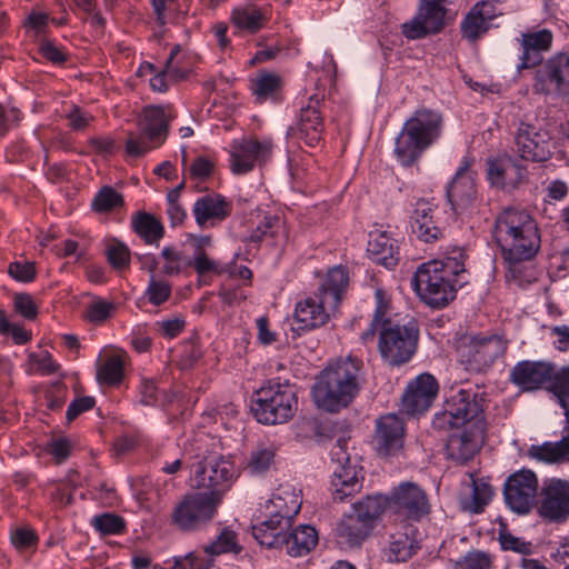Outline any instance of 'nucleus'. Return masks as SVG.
Returning <instances> with one entry per match:
<instances>
[{
	"label": "nucleus",
	"mask_w": 569,
	"mask_h": 569,
	"mask_svg": "<svg viewBox=\"0 0 569 569\" xmlns=\"http://www.w3.org/2000/svg\"><path fill=\"white\" fill-rule=\"evenodd\" d=\"M362 383V361L349 356L336 360L319 373L312 387V398L318 408L337 412L355 400Z\"/></svg>",
	"instance_id": "1"
},
{
	"label": "nucleus",
	"mask_w": 569,
	"mask_h": 569,
	"mask_svg": "<svg viewBox=\"0 0 569 569\" xmlns=\"http://www.w3.org/2000/svg\"><path fill=\"white\" fill-rule=\"evenodd\" d=\"M493 238L510 267L531 260L540 249L537 221L523 209L507 208L496 218Z\"/></svg>",
	"instance_id": "2"
},
{
	"label": "nucleus",
	"mask_w": 569,
	"mask_h": 569,
	"mask_svg": "<svg viewBox=\"0 0 569 569\" xmlns=\"http://www.w3.org/2000/svg\"><path fill=\"white\" fill-rule=\"evenodd\" d=\"M442 117L430 109L417 110L396 139L395 153L403 166H411L440 137Z\"/></svg>",
	"instance_id": "3"
},
{
	"label": "nucleus",
	"mask_w": 569,
	"mask_h": 569,
	"mask_svg": "<svg viewBox=\"0 0 569 569\" xmlns=\"http://www.w3.org/2000/svg\"><path fill=\"white\" fill-rule=\"evenodd\" d=\"M298 409L296 389L288 382L269 381L257 392L251 411L257 420L264 425L284 423Z\"/></svg>",
	"instance_id": "4"
},
{
	"label": "nucleus",
	"mask_w": 569,
	"mask_h": 569,
	"mask_svg": "<svg viewBox=\"0 0 569 569\" xmlns=\"http://www.w3.org/2000/svg\"><path fill=\"white\" fill-rule=\"evenodd\" d=\"M466 282L443 272L437 260L422 263L411 280L420 299L432 308L446 307L455 299L457 287H462Z\"/></svg>",
	"instance_id": "5"
},
{
	"label": "nucleus",
	"mask_w": 569,
	"mask_h": 569,
	"mask_svg": "<svg viewBox=\"0 0 569 569\" xmlns=\"http://www.w3.org/2000/svg\"><path fill=\"white\" fill-rule=\"evenodd\" d=\"M483 411L482 398L470 389L451 390L443 409L432 420L435 429L450 431L463 427L473 428Z\"/></svg>",
	"instance_id": "6"
},
{
	"label": "nucleus",
	"mask_w": 569,
	"mask_h": 569,
	"mask_svg": "<svg viewBox=\"0 0 569 569\" xmlns=\"http://www.w3.org/2000/svg\"><path fill=\"white\" fill-rule=\"evenodd\" d=\"M237 479L234 465L221 455L210 453L192 467L191 486L208 490L206 493L221 502Z\"/></svg>",
	"instance_id": "7"
},
{
	"label": "nucleus",
	"mask_w": 569,
	"mask_h": 569,
	"mask_svg": "<svg viewBox=\"0 0 569 569\" xmlns=\"http://www.w3.org/2000/svg\"><path fill=\"white\" fill-rule=\"evenodd\" d=\"M507 342L499 336L463 335L457 342L458 359L466 370L482 372L503 356Z\"/></svg>",
	"instance_id": "8"
},
{
	"label": "nucleus",
	"mask_w": 569,
	"mask_h": 569,
	"mask_svg": "<svg viewBox=\"0 0 569 569\" xmlns=\"http://www.w3.org/2000/svg\"><path fill=\"white\" fill-rule=\"evenodd\" d=\"M417 341L418 329L415 322L400 325L387 320L380 331L379 350L388 363L399 366L409 361L413 356Z\"/></svg>",
	"instance_id": "9"
},
{
	"label": "nucleus",
	"mask_w": 569,
	"mask_h": 569,
	"mask_svg": "<svg viewBox=\"0 0 569 569\" xmlns=\"http://www.w3.org/2000/svg\"><path fill=\"white\" fill-rule=\"evenodd\" d=\"M219 505L206 492L184 495L172 510L171 523L184 532L199 530L213 519Z\"/></svg>",
	"instance_id": "10"
},
{
	"label": "nucleus",
	"mask_w": 569,
	"mask_h": 569,
	"mask_svg": "<svg viewBox=\"0 0 569 569\" xmlns=\"http://www.w3.org/2000/svg\"><path fill=\"white\" fill-rule=\"evenodd\" d=\"M331 488L335 500L343 501L362 488V467L346 451V441L339 439L332 449Z\"/></svg>",
	"instance_id": "11"
},
{
	"label": "nucleus",
	"mask_w": 569,
	"mask_h": 569,
	"mask_svg": "<svg viewBox=\"0 0 569 569\" xmlns=\"http://www.w3.org/2000/svg\"><path fill=\"white\" fill-rule=\"evenodd\" d=\"M538 478L531 470L522 469L510 475L503 486L505 502L518 515H527L537 505Z\"/></svg>",
	"instance_id": "12"
},
{
	"label": "nucleus",
	"mask_w": 569,
	"mask_h": 569,
	"mask_svg": "<svg viewBox=\"0 0 569 569\" xmlns=\"http://www.w3.org/2000/svg\"><path fill=\"white\" fill-rule=\"evenodd\" d=\"M538 513L551 523H563L569 519V480L551 478L543 482Z\"/></svg>",
	"instance_id": "13"
},
{
	"label": "nucleus",
	"mask_w": 569,
	"mask_h": 569,
	"mask_svg": "<svg viewBox=\"0 0 569 569\" xmlns=\"http://www.w3.org/2000/svg\"><path fill=\"white\" fill-rule=\"evenodd\" d=\"M515 146L521 159L535 162L549 160L555 148L547 130L527 122L519 124L515 134Z\"/></svg>",
	"instance_id": "14"
},
{
	"label": "nucleus",
	"mask_w": 569,
	"mask_h": 569,
	"mask_svg": "<svg viewBox=\"0 0 569 569\" xmlns=\"http://www.w3.org/2000/svg\"><path fill=\"white\" fill-rule=\"evenodd\" d=\"M323 98L320 93L309 97L307 106L300 110L296 126L288 128V137L297 138L309 147H317L321 142L325 124L320 108Z\"/></svg>",
	"instance_id": "15"
},
{
	"label": "nucleus",
	"mask_w": 569,
	"mask_h": 569,
	"mask_svg": "<svg viewBox=\"0 0 569 569\" xmlns=\"http://www.w3.org/2000/svg\"><path fill=\"white\" fill-rule=\"evenodd\" d=\"M389 507L406 520L419 521L430 512L426 492L415 483H401L393 490Z\"/></svg>",
	"instance_id": "16"
},
{
	"label": "nucleus",
	"mask_w": 569,
	"mask_h": 569,
	"mask_svg": "<svg viewBox=\"0 0 569 569\" xmlns=\"http://www.w3.org/2000/svg\"><path fill=\"white\" fill-rule=\"evenodd\" d=\"M533 90L569 96V54H556L541 64L536 71Z\"/></svg>",
	"instance_id": "17"
},
{
	"label": "nucleus",
	"mask_w": 569,
	"mask_h": 569,
	"mask_svg": "<svg viewBox=\"0 0 569 569\" xmlns=\"http://www.w3.org/2000/svg\"><path fill=\"white\" fill-rule=\"evenodd\" d=\"M272 151L270 140H236L230 151V168L236 174L251 171L256 163L264 162Z\"/></svg>",
	"instance_id": "18"
},
{
	"label": "nucleus",
	"mask_w": 569,
	"mask_h": 569,
	"mask_svg": "<svg viewBox=\"0 0 569 569\" xmlns=\"http://www.w3.org/2000/svg\"><path fill=\"white\" fill-rule=\"evenodd\" d=\"M438 204L433 199H418L413 204L410 216L411 232L426 243L435 242L442 238L443 232L437 224L436 212Z\"/></svg>",
	"instance_id": "19"
},
{
	"label": "nucleus",
	"mask_w": 569,
	"mask_h": 569,
	"mask_svg": "<svg viewBox=\"0 0 569 569\" xmlns=\"http://www.w3.org/2000/svg\"><path fill=\"white\" fill-rule=\"evenodd\" d=\"M470 167L471 160L465 157L447 189L448 200L455 210L468 209L477 198L476 172Z\"/></svg>",
	"instance_id": "20"
},
{
	"label": "nucleus",
	"mask_w": 569,
	"mask_h": 569,
	"mask_svg": "<svg viewBox=\"0 0 569 569\" xmlns=\"http://www.w3.org/2000/svg\"><path fill=\"white\" fill-rule=\"evenodd\" d=\"M438 392V383L429 373L418 376L410 382L402 396V410L408 415L425 412Z\"/></svg>",
	"instance_id": "21"
},
{
	"label": "nucleus",
	"mask_w": 569,
	"mask_h": 569,
	"mask_svg": "<svg viewBox=\"0 0 569 569\" xmlns=\"http://www.w3.org/2000/svg\"><path fill=\"white\" fill-rule=\"evenodd\" d=\"M403 421L395 413L382 416L377 421L375 441L380 456L397 455L403 446Z\"/></svg>",
	"instance_id": "22"
},
{
	"label": "nucleus",
	"mask_w": 569,
	"mask_h": 569,
	"mask_svg": "<svg viewBox=\"0 0 569 569\" xmlns=\"http://www.w3.org/2000/svg\"><path fill=\"white\" fill-rule=\"evenodd\" d=\"M487 176L497 188H516L523 179L525 168L511 156L501 154L487 160Z\"/></svg>",
	"instance_id": "23"
},
{
	"label": "nucleus",
	"mask_w": 569,
	"mask_h": 569,
	"mask_svg": "<svg viewBox=\"0 0 569 569\" xmlns=\"http://www.w3.org/2000/svg\"><path fill=\"white\" fill-rule=\"evenodd\" d=\"M552 375V363L549 361L523 360L511 370V381L523 391H531L548 383Z\"/></svg>",
	"instance_id": "24"
},
{
	"label": "nucleus",
	"mask_w": 569,
	"mask_h": 569,
	"mask_svg": "<svg viewBox=\"0 0 569 569\" xmlns=\"http://www.w3.org/2000/svg\"><path fill=\"white\" fill-rule=\"evenodd\" d=\"M260 523L252 527V535L260 545L268 548H282L286 541V530L291 527L293 518H284L281 512L264 511Z\"/></svg>",
	"instance_id": "25"
},
{
	"label": "nucleus",
	"mask_w": 569,
	"mask_h": 569,
	"mask_svg": "<svg viewBox=\"0 0 569 569\" xmlns=\"http://www.w3.org/2000/svg\"><path fill=\"white\" fill-rule=\"evenodd\" d=\"M192 212L199 227H214L230 216L231 204L220 194H206L194 202Z\"/></svg>",
	"instance_id": "26"
},
{
	"label": "nucleus",
	"mask_w": 569,
	"mask_h": 569,
	"mask_svg": "<svg viewBox=\"0 0 569 569\" xmlns=\"http://www.w3.org/2000/svg\"><path fill=\"white\" fill-rule=\"evenodd\" d=\"M338 308L330 307L319 293L315 298L309 297L296 305L295 318L299 323L298 329H313L326 325L330 312Z\"/></svg>",
	"instance_id": "27"
},
{
	"label": "nucleus",
	"mask_w": 569,
	"mask_h": 569,
	"mask_svg": "<svg viewBox=\"0 0 569 569\" xmlns=\"http://www.w3.org/2000/svg\"><path fill=\"white\" fill-rule=\"evenodd\" d=\"M552 40V32L548 29L522 33L520 41L522 54L517 70L521 71L539 64L542 61V53L550 50Z\"/></svg>",
	"instance_id": "28"
},
{
	"label": "nucleus",
	"mask_w": 569,
	"mask_h": 569,
	"mask_svg": "<svg viewBox=\"0 0 569 569\" xmlns=\"http://www.w3.org/2000/svg\"><path fill=\"white\" fill-rule=\"evenodd\" d=\"M367 252L375 262L387 269L396 267L399 260L397 241L387 231L379 229L369 232Z\"/></svg>",
	"instance_id": "29"
},
{
	"label": "nucleus",
	"mask_w": 569,
	"mask_h": 569,
	"mask_svg": "<svg viewBox=\"0 0 569 569\" xmlns=\"http://www.w3.org/2000/svg\"><path fill=\"white\" fill-rule=\"evenodd\" d=\"M172 118H174V114L170 107H147L142 113L141 129H143L150 142L161 146L167 138L169 122Z\"/></svg>",
	"instance_id": "30"
},
{
	"label": "nucleus",
	"mask_w": 569,
	"mask_h": 569,
	"mask_svg": "<svg viewBox=\"0 0 569 569\" xmlns=\"http://www.w3.org/2000/svg\"><path fill=\"white\" fill-rule=\"evenodd\" d=\"M480 430L463 429L449 436L447 442V451L452 460L458 462H467L475 457L479 450Z\"/></svg>",
	"instance_id": "31"
},
{
	"label": "nucleus",
	"mask_w": 569,
	"mask_h": 569,
	"mask_svg": "<svg viewBox=\"0 0 569 569\" xmlns=\"http://www.w3.org/2000/svg\"><path fill=\"white\" fill-rule=\"evenodd\" d=\"M300 508V490L290 483L280 485L264 505V510L281 512L284 518H293Z\"/></svg>",
	"instance_id": "32"
},
{
	"label": "nucleus",
	"mask_w": 569,
	"mask_h": 569,
	"mask_svg": "<svg viewBox=\"0 0 569 569\" xmlns=\"http://www.w3.org/2000/svg\"><path fill=\"white\" fill-rule=\"evenodd\" d=\"M490 8L491 6L487 2L476 3L471 8L460 24L463 38L470 42H475L488 31L489 21L492 18L489 11Z\"/></svg>",
	"instance_id": "33"
},
{
	"label": "nucleus",
	"mask_w": 569,
	"mask_h": 569,
	"mask_svg": "<svg viewBox=\"0 0 569 569\" xmlns=\"http://www.w3.org/2000/svg\"><path fill=\"white\" fill-rule=\"evenodd\" d=\"M469 492L460 497L461 508L471 513H480L493 496L492 487L485 480L469 475Z\"/></svg>",
	"instance_id": "34"
},
{
	"label": "nucleus",
	"mask_w": 569,
	"mask_h": 569,
	"mask_svg": "<svg viewBox=\"0 0 569 569\" xmlns=\"http://www.w3.org/2000/svg\"><path fill=\"white\" fill-rule=\"evenodd\" d=\"M372 528L355 517L347 513L337 526L336 532L340 545L345 547H359L370 535Z\"/></svg>",
	"instance_id": "35"
},
{
	"label": "nucleus",
	"mask_w": 569,
	"mask_h": 569,
	"mask_svg": "<svg viewBox=\"0 0 569 569\" xmlns=\"http://www.w3.org/2000/svg\"><path fill=\"white\" fill-rule=\"evenodd\" d=\"M318 543V532L312 526L300 525L286 532L283 546L291 557H302L308 555Z\"/></svg>",
	"instance_id": "36"
},
{
	"label": "nucleus",
	"mask_w": 569,
	"mask_h": 569,
	"mask_svg": "<svg viewBox=\"0 0 569 569\" xmlns=\"http://www.w3.org/2000/svg\"><path fill=\"white\" fill-rule=\"evenodd\" d=\"M348 273L342 267L330 269L321 282L318 293L330 307H339L341 296L348 286Z\"/></svg>",
	"instance_id": "37"
},
{
	"label": "nucleus",
	"mask_w": 569,
	"mask_h": 569,
	"mask_svg": "<svg viewBox=\"0 0 569 569\" xmlns=\"http://www.w3.org/2000/svg\"><path fill=\"white\" fill-rule=\"evenodd\" d=\"M269 20V12L263 8L244 6L234 8L231 13L232 23L240 30L256 33L262 29Z\"/></svg>",
	"instance_id": "38"
},
{
	"label": "nucleus",
	"mask_w": 569,
	"mask_h": 569,
	"mask_svg": "<svg viewBox=\"0 0 569 569\" xmlns=\"http://www.w3.org/2000/svg\"><path fill=\"white\" fill-rule=\"evenodd\" d=\"M528 455L539 461L558 463L569 460V443L567 437L556 442L533 445L529 448Z\"/></svg>",
	"instance_id": "39"
},
{
	"label": "nucleus",
	"mask_w": 569,
	"mask_h": 569,
	"mask_svg": "<svg viewBox=\"0 0 569 569\" xmlns=\"http://www.w3.org/2000/svg\"><path fill=\"white\" fill-rule=\"evenodd\" d=\"M547 390L565 410V416L569 422V365L560 368H555L552 365V375H550Z\"/></svg>",
	"instance_id": "40"
},
{
	"label": "nucleus",
	"mask_w": 569,
	"mask_h": 569,
	"mask_svg": "<svg viewBox=\"0 0 569 569\" xmlns=\"http://www.w3.org/2000/svg\"><path fill=\"white\" fill-rule=\"evenodd\" d=\"M131 224L137 234L148 244H158L164 233L160 221L147 212H140L134 216Z\"/></svg>",
	"instance_id": "41"
},
{
	"label": "nucleus",
	"mask_w": 569,
	"mask_h": 569,
	"mask_svg": "<svg viewBox=\"0 0 569 569\" xmlns=\"http://www.w3.org/2000/svg\"><path fill=\"white\" fill-rule=\"evenodd\" d=\"M126 355L112 353L98 366L97 379L100 383L113 386L122 381Z\"/></svg>",
	"instance_id": "42"
},
{
	"label": "nucleus",
	"mask_w": 569,
	"mask_h": 569,
	"mask_svg": "<svg viewBox=\"0 0 569 569\" xmlns=\"http://www.w3.org/2000/svg\"><path fill=\"white\" fill-rule=\"evenodd\" d=\"M282 87V79L276 73L263 72L257 76L252 83L256 101L263 103L268 99H277Z\"/></svg>",
	"instance_id": "43"
},
{
	"label": "nucleus",
	"mask_w": 569,
	"mask_h": 569,
	"mask_svg": "<svg viewBox=\"0 0 569 569\" xmlns=\"http://www.w3.org/2000/svg\"><path fill=\"white\" fill-rule=\"evenodd\" d=\"M446 0H421L418 16L423 20L432 33L439 32L443 28Z\"/></svg>",
	"instance_id": "44"
},
{
	"label": "nucleus",
	"mask_w": 569,
	"mask_h": 569,
	"mask_svg": "<svg viewBox=\"0 0 569 569\" xmlns=\"http://www.w3.org/2000/svg\"><path fill=\"white\" fill-rule=\"evenodd\" d=\"M385 509V500L381 497L368 496L367 498L356 502L352 506V513L363 522L366 521L371 528H373L375 521L379 518Z\"/></svg>",
	"instance_id": "45"
},
{
	"label": "nucleus",
	"mask_w": 569,
	"mask_h": 569,
	"mask_svg": "<svg viewBox=\"0 0 569 569\" xmlns=\"http://www.w3.org/2000/svg\"><path fill=\"white\" fill-rule=\"evenodd\" d=\"M160 258L163 261L162 273L166 276L179 274L186 268L191 267V260L174 247H164Z\"/></svg>",
	"instance_id": "46"
},
{
	"label": "nucleus",
	"mask_w": 569,
	"mask_h": 569,
	"mask_svg": "<svg viewBox=\"0 0 569 569\" xmlns=\"http://www.w3.org/2000/svg\"><path fill=\"white\" fill-rule=\"evenodd\" d=\"M413 541L407 535L392 536L388 559L392 562L407 561L416 552Z\"/></svg>",
	"instance_id": "47"
},
{
	"label": "nucleus",
	"mask_w": 569,
	"mask_h": 569,
	"mask_svg": "<svg viewBox=\"0 0 569 569\" xmlns=\"http://www.w3.org/2000/svg\"><path fill=\"white\" fill-rule=\"evenodd\" d=\"M123 197L112 187L106 186L100 189L92 200L91 207L96 212H108L121 207Z\"/></svg>",
	"instance_id": "48"
},
{
	"label": "nucleus",
	"mask_w": 569,
	"mask_h": 569,
	"mask_svg": "<svg viewBox=\"0 0 569 569\" xmlns=\"http://www.w3.org/2000/svg\"><path fill=\"white\" fill-rule=\"evenodd\" d=\"M467 256L461 248H455L443 260H438L442 266L443 272L449 274L453 279H459L461 281H466L463 279L465 269V260Z\"/></svg>",
	"instance_id": "49"
},
{
	"label": "nucleus",
	"mask_w": 569,
	"mask_h": 569,
	"mask_svg": "<svg viewBox=\"0 0 569 569\" xmlns=\"http://www.w3.org/2000/svg\"><path fill=\"white\" fill-rule=\"evenodd\" d=\"M106 254L109 263L117 270H124L130 263V250L128 247L118 241L111 240L107 244Z\"/></svg>",
	"instance_id": "50"
},
{
	"label": "nucleus",
	"mask_w": 569,
	"mask_h": 569,
	"mask_svg": "<svg viewBox=\"0 0 569 569\" xmlns=\"http://www.w3.org/2000/svg\"><path fill=\"white\" fill-rule=\"evenodd\" d=\"M274 459V449L271 447L257 448L251 452L247 463V469L253 473L259 475L267 471Z\"/></svg>",
	"instance_id": "51"
},
{
	"label": "nucleus",
	"mask_w": 569,
	"mask_h": 569,
	"mask_svg": "<svg viewBox=\"0 0 569 569\" xmlns=\"http://www.w3.org/2000/svg\"><path fill=\"white\" fill-rule=\"evenodd\" d=\"M231 551H238V545L234 531L229 529H223L214 541L204 547V552L212 556Z\"/></svg>",
	"instance_id": "52"
},
{
	"label": "nucleus",
	"mask_w": 569,
	"mask_h": 569,
	"mask_svg": "<svg viewBox=\"0 0 569 569\" xmlns=\"http://www.w3.org/2000/svg\"><path fill=\"white\" fill-rule=\"evenodd\" d=\"M92 526L103 535H119L124 530V520L113 513H103L92 519Z\"/></svg>",
	"instance_id": "53"
},
{
	"label": "nucleus",
	"mask_w": 569,
	"mask_h": 569,
	"mask_svg": "<svg viewBox=\"0 0 569 569\" xmlns=\"http://www.w3.org/2000/svg\"><path fill=\"white\" fill-rule=\"evenodd\" d=\"M29 360L31 363V368L28 370L29 373L38 372L43 376H49L59 370V365L48 351L30 353Z\"/></svg>",
	"instance_id": "54"
},
{
	"label": "nucleus",
	"mask_w": 569,
	"mask_h": 569,
	"mask_svg": "<svg viewBox=\"0 0 569 569\" xmlns=\"http://www.w3.org/2000/svg\"><path fill=\"white\" fill-rule=\"evenodd\" d=\"M171 296V286L164 280H157L153 276L146 290L148 301L153 306L164 303Z\"/></svg>",
	"instance_id": "55"
},
{
	"label": "nucleus",
	"mask_w": 569,
	"mask_h": 569,
	"mask_svg": "<svg viewBox=\"0 0 569 569\" xmlns=\"http://www.w3.org/2000/svg\"><path fill=\"white\" fill-rule=\"evenodd\" d=\"M281 227V221L277 216H264L263 220L259 222L257 228L251 232L249 239L252 242H260L268 236L273 237Z\"/></svg>",
	"instance_id": "56"
},
{
	"label": "nucleus",
	"mask_w": 569,
	"mask_h": 569,
	"mask_svg": "<svg viewBox=\"0 0 569 569\" xmlns=\"http://www.w3.org/2000/svg\"><path fill=\"white\" fill-rule=\"evenodd\" d=\"M455 569H491V559L482 551H471L456 561Z\"/></svg>",
	"instance_id": "57"
},
{
	"label": "nucleus",
	"mask_w": 569,
	"mask_h": 569,
	"mask_svg": "<svg viewBox=\"0 0 569 569\" xmlns=\"http://www.w3.org/2000/svg\"><path fill=\"white\" fill-rule=\"evenodd\" d=\"M114 310V305L104 300H96L86 310V318L92 323L104 322Z\"/></svg>",
	"instance_id": "58"
},
{
	"label": "nucleus",
	"mask_w": 569,
	"mask_h": 569,
	"mask_svg": "<svg viewBox=\"0 0 569 569\" xmlns=\"http://www.w3.org/2000/svg\"><path fill=\"white\" fill-rule=\"evenodd\" d=\"M158 146L150 142L148 136L141 129V133L138 136L131 134L126 142V152L131 157H141Z\"/></svg>",
	"instance_id": "59"
},
{
	"label": "nucleus",
	"mask_w": 569,
	"mask_h": 569,
	"mask_svg": "<svg viewBox=\"0 0 569 569\" xmlns=\"http://www.w3.org/2000/svg\"><path fill=\"white\" fill-rule=\"evenodd\" d=\"M190 260L191 267L194 268L199 276L223 272V269L220 268L219 263L209 258L206 251L193 252V257Z\"/></svg>",
	"instance_id": "60"
},
{
	"label": "nucleus",
	"mask_w": 569,
	"mask_h": 569,
	"mask_svg": "<svg viewBox=\"0 0 569 569\" xmlns=\"http://www.w3.org/2000/svg\"><path fill=\"white\" fill-rule=\"evenodd\" d=\"M0 333H10L17 345H23L31 339V335L21 326L10 323L2 310H0Z\"/></svg>",
	"instance_id": "61"
},
{
	"label": "nucleus",
	"mask_w": 569,
	"mask_h": 569,
	"mask_svg": "<svg viewBox=\"0 0 569 569\" xmlns=\"http://www.w3.org/2000/svg\"><path fill=\"white\" fill-rule=\"evenodd\" d=\"M401 30L402 34L410 40L421 39L428 33H432L418 14L409 22H405Z\"/></svg>",
	"instance_id": "62"
},
{
	"label": "nucleus",
	"mask_w": 569,
	"mask_h": 569,
	"mask_svg": "<svg viewBox=\"0 0 569 569\" xmlns=\"http://www.w3.org/2000/svg\"><path fill=\"white\" fill-rule=\"evenodd\" d=\"M9 274L18 281L29 282L34 279L36 269L32 262L14 261L8 267Z\"/></svg>",
	"instance_id": "63"
},
{
	"label": "nucleus",
	"mask_w": 569,
	"mask_h": 569,
	"mask_svg": "<svg viewBox=\"0 0 569 569\" xmlns=\"http://www.w3.org/2000/svg\"><path fill=\"white\" fill-rule=\"evenodd\" d=\"M67 387L64 383L57 381L50 386L46 392L48 407L51 410L60 409L66 400Z\"/></svg>",
	"instance_id": "64"
}]
</instances>
